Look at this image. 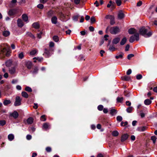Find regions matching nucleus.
<instances>
[{"mask_svg": "<svg viewBox=\"0 0 157 157\" xmlns=\"http://www.w3.org/2000/svg\"><path fill=\"white\" fill-rule=\"evenodd\" d=\"M37 7L40 9H42L44 7V6L42 4H39L37 6Z\"/></svg>", "mask_w": 157, "mask_h": 157, "instance_id": "54", "label": "nucleus"}, {"mask_svg": "<svg viewBox=\"0 0 157 157\" xmlns=\"http://www.w3.org/2000/svg\"><path fill=\"white\" fill-rule=\"evenodd\" d=\"M79 16L78 15H76L75 16L73 17V20L75 21H76L78 20V17Z\"/></svg>", "mask_w": 157, "mask_h": 157, "instance_id": "62", "label": "nucleus"}, {"mask_svg": "<svg viewBox=\"0 0 157 157\" xmlns=\"http://www.w3.org/2000/svg\"><path fill=\"white\" fill-rule=\"evenodd\" d=\"M114 3L112 1H110L109 3L107 5V7L108 8L111 6V8L112 9L115 8Z\"/></svg>", "mask_w": 157, "mask_h": 157, "instance_id": "12", "label": "nucleus"}, {"mask_svg": "<svg viewBox=\"0 0 157 157\" xmlns=\"http://www.w3.org/2000/svg\"><path fill=\"white\" fill-rule=\"evenodd\" d=\"M24 56V54L23 52H21L18 54V57L20 59H22Z\"/></svg>", "mask_w": 157, "mask_h": 157, "instance_id": "36", "label": "nucleus"}, {"mask_svg": "<svg viewBox=\"0 0 157 157\" xmlns=\"http://www.w3.org/2000/svg\"><path fill=\"white\" fill-rule=\"evenodd\" d=\"M14 138V135L12 134H9L8 136V139L10 141H12Z\"/></svg>", "mask_w": 157, "mask_h": 157, "instance_id": "18", "label": "nucleus"}, {"mask_svg": "<svg viewBox=\"0 0 157 157\" xmlns=\"http://www.w3.org/2000/svg\"><path fill=\"white\" fill-rule=\"evenodd\" d=\"M114 18L113 19L110 20V24L111 25H113L115 23V21L114 20Z\"/></svg>", "mask_w": 157, "mask_h": 157, "instance_id": "61", "label": "nucleus"}, {"mask_svg": "<svg viewBox=\"0 0 157 157\" xmlns=\"http://www.w3.org/2000/svg\"><path fill=\"white\" fill-rule=\"evenodd\" d=\"M142 78V75L140 74H138L136 76V78L138 80L141 79Z\"/></svg>", "mask_w": 157, "mask_h": 157, "instance_id": "53", "label": "nucleus"}, {"mask_svg": "<svg viewBox=\"0 0 157 157\" xmlns=\"http://www.w3.org/2000/svg\"><path fill=\"white\" fill-rule=\"evenodd\" d=\"M54 45V43L52 42H50L49 43V46L50 47H53Z\"/></svg>", "mask_w": 157, "mask_h": 157, "instance_id": "60", "label": "nucleus"}, {"mask_svg": "<svg viewBox=\"0 0 157 157\" xmlns=\"http://www.w3.org/2000/svg\"><path fill=\"white\" fill-rule=\"evenodd\" d=\"M123 100V97L120 98L119 97H117V102H121Z\"/></svg>", "mask_w": 157, "mask_h": 157, "instance_id": "44", "label": "nucleus"}, {"mask_svg": "<svg viewBox=\"0 0 157 157\" xmlns=\"http://www.w3.org/2000/svg\"><path fill=\"white\" fill-rule=\"evenodd\" d=\"M127 39L126 37H124L120 42V44L121 45H124L126 42Z\"/></svg>", "mask_w": 157, "mask_h": 157, "instance_id": "25", "label": "nucleus"}, {"mask_svg": "<svg viewBox=\"0 0 157 157\" xmlns=\"http://www.w3.org/2000/svg\"><path fill=\"white\" fill-rule=\"evenodd\" d=\"M139 40V34L136 33L131 36L129 39V41L130 43L133 42L135 40L138 41Z\"/></svg>", "mask_w": 157, "mask_h": 157, "instance_id": "3", "label": "nucleus"}, {"mask_svg": "<svg viewBox=\"0 0 157 157\" xmlns=\"http://www.w3.org/2000/svg\"><path fill=\"white\" fill-rule=\"evenodd\" d=\"M124 14L121 11H119L118 14V17L119 19H121L124 18Z\"/></svg>", "mask_w": 157, "mask_h": 157, "instance_id": "14", "label": "nucleus"}, {"mask_svg": "<svg viewBox=\"0 0 157 157\" xmlns=\"http://www.w3.org/2000/svg\"><path fill=\"white\" fill-rule=\"evenodd\" d=\"M17 1H12L10 5V7H12L15 5L16 3L17 2Z\"/></svg>", "mask_w": 157, "mask_h": 157, "instance_id": "33", "label": "nucleus"}, {"mask_svg": "<svg viewBox=\"0 0 157 157\" xmlns=\"http://www.w3.org/2000/svg\"><path fill=\"white\" fill-rule=\"evenodd\" d=\"M116 3L117 6H120L121 3V1H116Z\"/></svg>", "mask_w": 157, "mask_h": 157, "instance_id": "63", "label": "nucleus"}, {"mask_svg": "<svg viewBox=\"0 0 157 157\" xmlns=\"http://www.w3.org/2000/svg\"><path fill=\"white\" fill-rule=\"evenodd\" d=\"M49 125L47 123H45L43 125V128L47 129L49 128Z\"/></svg>", "mask_w": 157, "mask_h": 157, "instance_id": "34", "label": "nucleus"}, {"mask_svg": "<svg viewBox=\"0 0 157 157\" xmlns=\"http://www.w3.org/2000/svg\"><path fill=\"white\" fill-rule=\"evenodd\" d=\"M33 27L36 29H38L40 27L39 23L37 22H34L32 24Z\"/></svg>", "mask_w": 157, "mask_h": 157, "instance_id": "22", "label": "nucleus"}, {"mask_svg": "<svg viewBox=\"0 0 157 157\" xmlns=\"http://www.w3.org/2000/svg\"><path fill=\"white\" fill-rule=\"evenodd\" d=\"M123 57V54H120L119 55L116 56H115V58L117 59H118L119 58H122Z\"/></svg>", "mask_w": 157, "mask_h": 157, "instance_id": "56", "label": "nucleus"}, {"mask_svg": "<svg viewBox=\"0 0 157 157\" xmlns=\"http://www.w3.org/2000/svg\"><path fill=\"white\" fill-rule=\"evenodd\" d=\"M117 121L121 122L122 120V118L121 116H119L117 117Z\"/></svg>", "mask_w": 157, "mask_h": 157, "instance_id": "48", "label": "nucleus"}, {"mask_svg": "<svg viewBox=\"0 0 157 157\" xmlns=\"http://www.w3.org/2000/svg\"><path fill=\"white\" fill-rule=\"evenodd\" d=\"M33 59H36L39 62H40L43 60V58L42 57H34L33 58Z\"/></svg>", "mask_w": 157, "mask_h": 157, "instance_id": "46", "label": "nucleus"}, {"mask_svg": "<svg viewBox=\"0 0 157 157\" xmlns=\"http://www.w3.org/2000/svg\"><path fill=\"white\" fill-rule=\"evenodd\" d=\"M46 150L47 152H50L51 151V148L50 147H47L46 148Z\"/></svg>", "mask_w": 157, "mask_h": 157, "instance_id": "59", "label": "nucleus"}, {"mask_svg": "<svg viewBox=\"0 0 157 157\" xmlns=\"http://www.w3.org/2000/svg\"><path fill=\"white\" fill-rule=\"evenodd\" d=\"M109 49L111 51H114L115 50L116 48L113 45H110Z\"/></svg>", "mask_w": 157, "mask_h": 157, "instance_id": "38", "label": "nucleus"}, {"mask_svg": "<svg viewBox=\"0 0 157 157\" xmlns=\"http://www.w3.org/2000/svg\"><path fill=\"white\" fill-rule=\"evenodd\" d=\"M16 69V68L15 67H11L9 69L10 73L12 75L14 74L15 73Z\"/></svg>", "mask_w": 157, "mask_h": 157, "instance_id": "11", "label": "nucleus"}, {"mask_svg": "<svg viewBox=\"0 0 157 157\" xmlns=\"http://www.w3.org/2000/svg\"><path fill=\"white\" fill-rule=\"evenodd\" d=\"M17 10L16 9H12L10 10L8 12V14L10 16H13L16 13Z\"/></svg>", "mask_w": 157, "mask_h": 157, "instance_id": "9", "label": "nucleus"}, {"mask_svg": "<svg viewBox=\"0 0 157 157\" xmlns=\"http://www.w3.org/2000/svg\"><path fill=\"white\" fill-rule=\"evenodd\" d=\"M47 14L48 16L51 17L53 14L54 12L52 10H50L48 12Z\"/></svg>", "mask_w": 157, "mask_h": 157, "instance_id": "42", "label": "nucleus"}, {"mask_svg": "<svg viewBox=\"0 0 157 157\" xmlns=\"http://www.w3.org/2000/svg\"><path fill=\"white\" fill-rule=\"evenodd\" d=\"M11 102V101L10 100H5L3 102V104L5 105H7L10 104Z\"/></svg>", "mask_w": 157, "mask_h": 157, "instance_id": "27", "label": "nucleus"}, {"mask_svg": "<svg viewBox=\"0 0 157 157\" xmlns=\"http://www.w3.org/2000/svg\"><path fill=\"white\" fill-rule=\"evenodd\" d=\"M114 16L112 15H106L105 18L106 19H110V20H111V19H113L114 18Z\"/></svg>", "mask_w": 157, "mask_h": 157, "instance_id": "40", "label": "nucleus"}, {"mask_svg": "<svg viewBox=\"0 0 157 157\" xmlns=\"http://www.w3.org/2000/svg\"><path fill=\"white\" fill-rule=\"evenodd\" d=\"M53 40L56 42H58L59 41V38L57 36H55L53 37Z\"/></svg>", "mask_w": 157, "mask_h": 157, "instance_id": "35", "label": "nucleus"}, {"mask_svg": "<svg viewBox=\"0 0 157 157\" xmlns=\"http://www.w3.org/2000/svg\"><path fill=\"white\" fill-rule=\"evenodd\" d=\"M110 33L113 34H116L120 32V29L117 26L112 27L109 29Z\"/></svg>", "mask_w": 157, "mask_h": 157, "instance_id": "4", "label": "nucleus"}, {"mask_svg": "<svg viewBox=\"0 0 157 157\" xmlns=\"http://www.w3.org/2000/svg\"><path fill=\"white\" fill-rule=\"evenodd\" d=\"M26 138L27 140H30L32 139V136L30 135H28L26 136Z\"/></svg>", "mask_w": 157, "mask_h": 157, "instance_id": "57", "label": "nucleus"}, {"mask_svg": "<svg viewBox=\"0 0 157 157\" xmlns=\"http://www.w3.org/2000/svg\"><path fill=\"white\" fill-rule=\"evenodd\" d=\"M128 124V122L127 121H125V122H121V126H125Z\"/></svg>", "mask_w": 157, "mask_h": 157, "instance_id": "51", "label": "nucleus"}, {"mask_svg": "<svg viewBox=\"0 0 157 157\" xmlns=\"http://www.w3.org/2000/svg\"><path fill=\"white\" fill-rule=\"evenodd\" d=\"M18 115V113L16 111H14L13 113L10 114V116L13 117L15 119L17 118Z\"/></svg>", "mask_w": 157, "mask_h": 157, "instance_id": "10", "label": "nucleus"}, {"mask_svg": "<svg viewBox=\"0 0 157 157\" xmlns=\"http://www.w3.org/2000/svg\"><path fill=\"white\" fill-rule=\"evenodd\" d=\"M57 18L56 16H54L52 17L51 19V21L53 24H56L57 23Z\"/></svg>", "mask_w": 157, "mask_h": 157, "instance_id": "19", "label": "nucleus"}, {"mask_svg": "<svg viewBox=\"0 0 157 157\" xmlns=\"http://www.w3.org/2000/svg\"><path fill=\"white\" fill-rule=\"evenodd\" d=\"M120 38L119 37H116L114 38L112 41V43L113 44H116L119 42L120 41Z\"/></svg>", "mask_w": 157, "mask_h": 157, "instance_id": "13", "label": "nucleus"}, {"mask_svg": "<svg viewBox=\"0 0 157 157\" xmlns=\"http://www.w3.org/2000/svg\"><path fill=\"white\" fill-rule=\"evenodd\" d=\"M117 113L116 110L114 109H112L110 111V114L112 115H114Z\"/></svg>", "mask_w": 157, "mask_h": 157, "instance_id": "31", "label": "nucleus"}, {"mask_svg": "<svg viewBox=\"0 0 157 157\" xmlns=\"http://www.w3.org/2000/svg\"><path fill=\"white\" fill-rule=\"evenodd\" d=\"M38 69L37 67H36L34 68L33 71H31L32 74L33 75H35L38 73Z\"/></svg>", "mask_w": 157, "mask_h": 157, "instance_id": "30", "label": "nucleus"}, {"mask_svg": "<svg viewBox=\"0 0 157 157\" xmlns=\"http://www.w3.org/2000/svg\"><path fill=\"white\" fill-rule=\"evenodd\" d=\"M33 121V119L32 117H30L28 118L26 120V122L28 124H31Z\"/></svg>", "mask_w": 157, "mask_h": 157, "instance_id": "16", "label": "nucleus"}, {"mask_svg": "<svg viewBox=\"0 0 157 157\" xmlns=\"http://www.w3.org/2000/svg\"><path fill=\"white\" fill-rule=\"evenodd\" d=\"M25 65L28 68L30 69L32 67V63L30 61H27L26 62Z\"/></svg>", "mask_w": 157, "mask_h": 157, "instance_id": "17", "label": "nucleus"}, {"mask_svg": "<svg viewBox=\"0 0 157 157\" xmlns=\"http://www.w3.org/2000/svg\"><path fill=\"white\" fill-rule=\"evenodd\" d=\"M134 56L133 54H129L127 56V58L128 59H130L131 58L133 57Z\"/></svg>", "mask_w": 157, "mask_h": 157, "instance_id": "55", "label": "nucleus"}, {"mask_svg": "<svg viewBox=\"0 0 157 157\" xmlns=\"http://www.w3.org/2000/svg\"><path fill=\"white\" fill-rule=\"evenodd\" d=\"M43 55L46 57L47 58L51 56V54L49 50L47 49H45V52Z\"/></svg>", "mask_w": 157, "mask_h": 157, "instance_id": "8", "label": "nucleus"}, {"mask_svg": "<svg viewBox=\"0 0 157 157\" xmlns=\"http://www.w3.org/2000/svg\"><path fill=\"white\" fill-rule=\"evenodd\" d=\"M27 35L32 38L33 39H35V36L34 35H33V34H32L30 32H28L27 33Z\"/></svg>", "mask_w": 157, "mask_h": 157, "instance_id": "37", "label": "nucleus"}, {"mask_svg": "<svg viewBox=\"0 0 157 157\" xmlns=\"http://www.w3.org/2000/svg\"><path fill=\"white\" fill-rule=\"evenodd\" d=\"M146 128H147V127H145V126H143V127H141L139 128V130L140 131L144 132L146 130Z\"/></svg>", "mask_w": 157, "mask_h": 157, "instance_id": "39", "label": "nucleus"}, {"mask_svg": "<svg viewBox=\"0 0 157 157\" xmlns=\"http://www.w3.org/2000/svg\"><path fill=\"white\" fill-rule=\"evenodd\" d=\"M18 82V80L17 79H13L12 81V83L13 84L16 83Z\"/></svg>", "mask_w": 157, "mask_h": 157, "instance_id": "64", "label": "nucleus"}, {"mask_svg": "<svg viewBox=\"0 0 157 157\" xmlns=\"http://www.w3.org/2000/svg\"><path fill=\"white\" fill-rule=\"evenodd\" d=\"M133 108L132 107H130L128 108L127 109L126 111L128 113H130L132 112V110Z\"/></svg>", "mask_w": 157, "mask_h": 157, "instance_id": "45", "label": "nucleus"}, {"mask_svg": "<svg viewBox=\"0 0 157 157\" xmlns=\"http://www.w3.org/2000/svg\"><path fill=\"white\" fill-rule=\"evenodd\" d=\"M21 95L23 97L25 98H27L29 97L28 94L25 91H23L22 92Z\"/></svg>", "mask_w": 157, "mask_h": 157, "instance_id": "29", "label": "nucleus"}, {"mask_svg": "<svg viewBox=\"0 0 157 157\" xmlns=\"http://www.w3.org/2000/svg\"><path fill=\"white\" fill-rule=\"evenodd\" d=\"M128 32L129 34H134L136 33H139L137 32L136 30L133 28H131L129 29L128 30Z\"/></svg>", "mask_w": 157, "mask_h": 157, "instance_id": "7", "label": "nucleus"}, {"mask_svg": "<svg viewBox=\"0 0 157 157\" xmlns=\"http://www.w3.org/2000/svg\"><path fill=\"white\" fill-rule=\"evenodd\" d=\"M40 120L42 121H46V119L45 117V115H43L41 117Z\"/></svg>", "mask_w": 157, "mask_h": 157, "instance_id": "58", "label": "nucleus"}, {"mask_svg": "<svg viewBox=\"0 0 157 157\" xmlns=\"http://www.w3.org/2000/svg\"><path fill=\"white\" fill-rule=\"evenodd\" d=\"M22 99L19 96H17L16 97L14 105L15 106H18L21 105Z\"/></svg>", "mask_w": 157, "mask_h": 157, "instance_id": "5", "label": "nucleus"}, {"mask_svg": "<svg viewBox=\"0 0 157 157\" xmlns=\"http://www.w3.org/2000/svg\"><path fill=\"white\" fill-rule=\"evenodd\" d=\"M90 21L91 23H93L95 21V19L94 17L92 16L91 17L90 19Z\"/></svg>", "mask_w": 157, "mask_h": 157, "instance_id": "52", "label": "nucleus"}, {"mask_svg": "<svg viewBox=\"0 0 157 157\" xmlns=\"http://www.w3.org/2000/svg\"><path fill=\"white\" fill-rule=\"evenodd\" d=\"M103 106L102 105H99L98 107V109L99 111H101L103 109Z\"/></svg>", "mask_w": 157, "mask_h": 157, "instance_id": "49", "label": "nucleus"}, {"mask_svg": "<svg viewBox=\"0 0 157 157\" xmlns=\"http://www.w3.org/2000/svg\"><path fill=\"white\" fill-rule=\"evenodd\" d=\"M18 26L20 27H22L24 25L21 19H18L17 20Z\"/></svg>", "mask_w": 157, "mask_h": 157, "instance_id": "15", "label": "nucleus"}, {"mask_svg": "<svg viewBox=\"0 0 157 157\" xmlns=\"http://www.w3.org/2000/svg\"><path fill=\"white\" fill-rule=\"evenodd\" d=\"M139 32L141 35L146 37L150 36L152 34L151 32L148 31V29L144 27L140 29Z\"/></svg>", "mask_w": 157, "mask_h": 157, "instance_id": "1", "label": "nucleus"}, {"mask_svg": "<svg viewBox=\"0 0 157 157\" xmlns=\"http://www.w3.org/2000/svg\"><path fill=\"white\" fill-rule=\"evenodd\" d=\"M25 90L29 92H31L32 91V89L29 86H26L25 88Z\"/></svg>", "mask_w": 157, "mask_h": 157, "instance_id": "41", "label": "nucleus"}, {"mask_svg": "<svg viewBox=\"0 0 157 157\" xmlns=\"http://www.w3.org/2000/svg\"><path fill=\"white\" fill-rule=\"evenodd\" d=\"M128 135L127 134L122 135L121 136V142H124L128 138Z\"/></svg>", "mask_w": 157, "mask_h": 157, "instance_id": "6", "label": "nucleus"}, {"mask_svg": "<svg viewBox=\"0 0 157 157\" xmlns=\"http://www.w3.org/2000/svg\"><path fill=\"white\" fill-rule=\"evenodd\" d=\"M12 63V61L10 60H7L5 63V65L7 67L10 66Z\"/></svg>", "mask_w": 157, "mask_h": 157, "instance_id": "24", "label": "nucleus"}, {"mask_svg": "<svg viewBox=\"0 0 157 157\" xmlns=\"http://www.w3.org/2000/svg\"><path fill=\"white\" fill-rule=\"evenodd\" d=\"M29 131H32L33 132L35 131L36 128L33 127H32L30 128H29Z\"/></svg>", "mask_w": 157, "mask_h": 157, "instance_id": "50", "label": "nucleus"}, {"mask_svg": "<svg viewBox=\"0 0 157 157\" xmlns=\"http://www.w3.org/2000/svg\"><path fill=\"white\" fill-rule=\"evenodd\" d=\"M151 139L153 141V143H155L156 140V137L154 136H153L151 137Z\"/></svg>", "mask_w": 157, "mask_h": 157, "instance_id": "47", "label": "nucleus"}, {"mask_svg": "<svg viewBox=\"0 0 157 157\" xmlns=\"http://www.w3.org/2000/svg\"><path fill=\"white\" fill-rule=\"evenodd\" d=\"M6 124V121L5 120H1L0 121V125L4 126Z\"/></svg>", "mask_w": 157, "mask_h": 157, "instance_id": "43", "label": "nucleus"}, {"mask_svg": "<svg viewBox=\"0 0 157 157\" xmlns=\"http://www.w3.org/2000/svg\"><path fill=\"white\" fill-rule=\"evenodd\" d=\"M112 135L114 136H117L119 135V132L117 131H114L112 132Z\"/></svg>", "mask_w": 157, "mask_h": 157, "instance_id": "32", "label": "nucleus"}, {"mask_svg": "<svg viewBox=\"0 0 157 157\" xmlns=\"http://www.w3.org/2000/svg\"><path fill=\"white\" fill-rule=\"evenodd\" d=\"M151 101L149 99H147L144 101V103L146 105H148L151 104Z\"/></svg>", "mask_w": 157, "mask_h": 157, "instance_id": "23", "label": "nucleus"}, {"mask_svg": "<svg viewBox=\"0 0 157 157\" xmlns=\"http://www.w3.org/2000/svg\"><path fill=\"white\" fill-rule=\"evenodd\" d=\"M10 32L7 30L4 31L2 33L3 35L5 37H7L10 35Z\"/></svg>", "mask_w": 157, "mask_h": 157, "instance_id": "20", "label": "nucleus"}, {"mask_svg": "<svg viewBox=\"0 0 157 157\" xmlns=\"http://www.w3.org/2000/svg\"><path fill=\"white\" fill-rule=\"evenodd\" d=\"M10 52L6 48H0V57L1 58H4L5 55L9 56L10 55Z\"/></svg>", "mask_w": 157, "mask_h": 157, "instance_id": "2", "label": "nucleus"}, {"mask_svg": "<svg viewBox=\"0 0 157 157\" xmlns=\"http://www.w3.org/2000/svg\"><path fill=\"white\" fill-rule=\"evenodd\" d=\"M122 79L123 80H125L126 81H128L130 79V78L129 76L125 75L123 77H122Z\"/></svg>", "mask_w": 157, "mask_h": 157, "instance_id": "28", "label": "nucleus"}, {"mask_svg": "<svg viewBox=\"0 0 157 157\" xmlns=\"http://www.w3.org/2000/svg\"><path fill=\"white\" fill-rule=\"evenodd\" d=\"M23 20L25 22H27L28 20V17L27 15L25 14H23L22 16Z\"/></svg>", "mask_w": 157, "mask_h": 157, "instance_id": "21", "label": "nucleus"}, {"mask_svg": "<svg viewBox=\"0 0 157 157\" xmlns=\"http://www.w3.org/2000/svg\"><path fill=\"white\" fill-rule=\"evenodd\" d=\"M37 52L38 51L36 49H33L30 52V54L31 55H34L37 53Z\"/></svg>", "mask_w": 157, "mask_h": 157, "instance_id": "26", "label": "nucleus"}]
</instances>
